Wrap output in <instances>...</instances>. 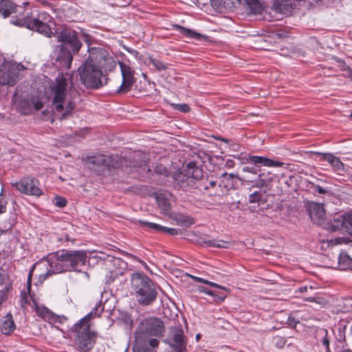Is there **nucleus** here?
<instances>
[{"label": "nucleus", "instance_id": "nucleus-1", "mask_svg": "<svg viewBox=\"0 0 352 352\" xmlns=\"http://www.w3.org/2000/svg\"><path fill=\"white\" fill-rule=\"evenodd\" d=\"M164 331V324L157 318L151 317L142 320L135 331V344L133 352H151L148 348H144L147 342L151 347L158 346L159 341L151 337L162 336Z\"/></svg>", "mask_w": 352, "mask_h": 352}, {"label": "nucleus", "instance_id": "nucleus-2", "mask_svg": "<svg viewBox=\"0 0 352 352\" xmlns=\"http://www.w3.org/2000/svg\"><path fill=\"white\" fill-rule=\"evenodd\" d=\"M70 80L69 74L59 75L51 87L53 109L56 113H60V120L69 115L75 107L67 96V87Z\"/></svg>", "mask_w": 352, "mask_h": 352}, {"label": "nucleus", "instance_id": "nucleus-3", "mask_svg": "<svg viewBox=\"0 0 352 352\" xmlns=\"http://www.w3.org/2000/svg\"><path fill=\"white\" fill-rule=\"evenodd\" d=\"M103 308L100 303H97L94 309L83 318L79 323L74 326V330L76 332V344L82 351L91 349L95 344L96 334L89 330V320L92 317L100 316Z\"/></svg>", "mask_w": 352, "mask_h": 352}, {"label": "nucleus", "instance_id": "nucleus-4", "mask_svg": "<svg viewBox=\"0 0 352 352\" xmlns=\"http://www.w3.org/2000/svg\"><path fill=\"white\" fill-rule=\"evenodd\" d=\"M78 72L80 82L87 88L98 89L107 82V78L102 74L94 58H91V54L78 67Z\"/></svg>", "mask_w": 352, "mask_h": 352}, {"label": "nucleus", "instance_id": "nucleus-5", "mask_svg": "<svg viewBox=\"0 0 352 352\" xmlns=\"http://www.w3.org/2000/svg\"><path fill=\"white\" fill-rule=\"evenodd\" d=\"M131 287L138 302L143 305L152 304L157 298V290L153 281L143 273L132 275Z\"/></svg>", "mask_w": 352, "mask_h": 352}, {"label": "nucleus", "instance_id": "nucleus-6", "mask_svg": "<svg viewBox=\"0 0 352 352\" xmlns=\"http://www.w3.org/2000/svg\"><path fill=\"white\" fill-rule=\"evenodd\" d=\"M87 259V254L82 250H62L57 254V261L51 267L53 273L58 274L76 267L84 265Z\"/></svg>", "mask_w": 352, "mask_h": 352}, {"label": "nucleus", "instance_id": "nucleus-7", "mask_svg": "<svg viewBox=\"0 0 352 352\" xmlns=\"http://www.w3.org/2000/svg\"><path fill=\"white\" fill-rule=\"evenodd\" d=\"M52 18L46 12H41L37 17H27L23 20L16 19L12 21L13 24L25 26L27 28L36 31L46 37H51L53 34L50 23L52 22Z\"/></svg>", "mask_w": 352, "mask_h": 352}, {"label": "nucleus", "instance_id": "nucleus-8", "mask_svg": "<svg viewBox=\"0 0 352 352\" xmlns=\"http://www.w3.org/2000/svg\"><path fill=\"white\" fill-rule=\"evenodd\" d=\"M25 67L21 63L6 61L0 66V85L14 86L20 79Z\"/></svg>", "mask_w": 352, "mask_h": 352}, {"label": "nucleus", "instance_id": "nucleus-9", "mask_svg": "<svg viewBox=\"0 0 352 352\" xmlns=\"http://www.w3.org/2000/svg\"><path fill=\"white\" fill-rule=\"evenodd\" d=\"M202 170L195 163H189L186 168L176 177L177 184L182 188L196 186L198 181L202 177Z\"/></svg>", "mask_w": 352, "mask_h": 352}, {"label": "nucleus", "instance_id": "nucleus-10", "mask_svg": "<svg viewBox=\"0 0 352 352\" xmlns=\"http://www.w3.org/2000/svg\"><path fill=\"white\" fill-rule=\"evenodd\" d=\"M88 50L89 53L91 54V58H94L100 69L103 68L105 71H111L116 67V60L109 55L105 50L100 47H93Z\"/></svg>", "mask_w": 352, "mask_h": 352}, {"label": "nucleus", "instance_id": "nucleus-11", "mask_svg": "<svg viewBox=\"0 0 352 352\" xmlns=\"http://www.w3.org/2000/svg\"><path fill=\"white\" fill-rule=\"evenodd\" d=\"M12 185L23 194L37 197L42 194V190L38 187V180L34 178L25 177L19 182L12 183Z\"/></svg>", "mask_w": 352, "mask_h": 352}, {"label": "nucleus", "instance_id": "nucleus-12", "mask_svg": "<svg viewBox=\"0 0 352 352\" xmlns=\"http://www.w3.org/2000/svg\"><path fill=\"white\" fill-rule=\"evenodd\" d=\"M57 38L59 42L67 45L74 54L78 52L82 46L76 32L68 28H65L58 33Z\"/></svg>", "mask_w": 352, "mask_h": 352}, {"label": "nucleus", "instance_id": "nucleus-13", "mask_svg": "<svg viewBox=\"0 0 352 352\" xmlns=\"http://www.w3.org/2000/svg\"><path fill=\"white\" fill-rule=\"evenodd\" d=\"M122 81L118 89V93H126L131 90L133 84L135 81L134 70L126 63L119 62Z\"/></svg>", "mask_w": 352, "mask_h": 352}, {"label": "nucleus", "instance_id": "nucleus-14", "mask_svg": "<svg viewBox=\"0 0 352 352\" xmlns=\"http://www.w3.org/2000/svg\"><path fill=\"white\" fill-rule=\"evenodd\" d=\"M307 210L314 223L321 225L324 222L326 212L322 204L310 201L307 205Z\"/></svg>", "mask_w": 352, "mask_h": 352}, {"label": "nucleus", "instance_id": "nucleus-15", "mask_svg": "<svg viewBox=\"0 0 352 352\" xmlns=\"http://www.w3.org/2000/svg\"><path fill=\"white\" fill-rule=\"evenodd\" d=\"M43 102L35 98H23L19 103V109L21 113L28 115L34 110L38 111L43 108Z\"/></svg>", "mask_w": 352, "mask_h": 352}, {"label": "nucleus", "instance_id": "nucleus-16", "mask_svg": "<svg viewBox=\"0 0 352 352\" xmlns=\"http://www.w3.org/2000/svg\"><path fill=\"white\" fill-rule=\"evenodd\" d=\"M172 197V194L167 191L160 192L155 194V199L158 207L164 214H169L171 210L170 201Z\"/></svg>", "mask_w": 352, "mask_h": 352}, {"label": "nucleus", "instance_id": "nucleus-17", "mask_svg": "<svg viewBox=\"0 0 352 352\" xmlns=\"http://www.w3.org/2000/svg\"><path fill=\"white\" fill-rule=\"evenodd\" d=\"M172 342L170 344L175 348L177 352H182L186 349L184 331L179 327L173 328L171 330Z\"/></svg>", "mask_w": 352, "mask_h": 352}, {"label": "nucleus", "instance_id": "nucleus-18", "mask_svg": "<svg viewBox=\"0 0 352 352\" xmlns=\"http://www.w3.org/2000/svg\"><path fill=\"white\" fill-rule=\"evenodd\" d=\"M317 155L320 156L321 160L327 161L336 171L342 172L344 170V164L338 157L331 153H318Z\"/></svg>", "mask_w": 352, "mask_h": 352}, {"label": "nucleus", "instance_id": "nucleus-19", "mask_svg": "<svg viewBox=\"0 0 352 352\" xmlns=\"http://www.w3.org/2000/svg\"><path fill=\"white\" fill-rule=\"evenodd\" d=\"M248 160L254 164H261L265 166H269V167H270V166H282L284 164L283 162L274 161L273 160H271V159H269V158H267L265 157H261V156H254V155L250 156Z\"/></svg>", "mask_w": 352, "mask_h": 352}, {"label": "nucleus", "instance_id": "nucleus-20", "mask_svg": "<svg viewBox=\"0 0 352 352\" xmlns=\"http://www.w3.org/2000/svg\"><path fill=\"white\" fill-rule=\"evenodd\" d=\"M15 12V5L10 0H0V14L3 18L8 17Z\"/></svg>", "mask_w": 352, "mask_h": 352}, {"label": "nucleus", "instance_id": "nucleus-21", "mask_svg": "<svg viewBox=\"0 0 352 352\" xmlns=\"http://www.w3.org/2000/svg\"><path fill=\"white\" fill-rule=\"evenodd\" d=\"M15 329V324L10 314H7L1 324V331L5 334H10Z\"/></svg>", "mask_w": 352, "mask_h": 352}, {"label": "nucleus", "instance_id": "nucleus-22", "mask_svg": "<svg viewBox=\"0 0 352 352\" xmlns=\"http://www.w3.org/2000/svg\"><path fill=\"white\" fill-rule=\"evenodd\" d=\"M338 267L342 270H352V258L346 252H341L338 257Z\"/></svg>", "mask_w": 352, "mask_h": 352}, {"label": "nucleus", "instance_id": "nucleus-23", "mask_svg": "<svg viewBox=\"0 0 352 352\" xmlns=\"http://www.w3.org/2000/svg\"><path fill=\"white\" fill-rule=\"evenodd\" d=\"M244 6H247L250 11L253 14L259 13L261 10V6L257 0H237Z\"/></svg>", "mask_w": 352, "mask_h": 352}, {"label": "nucleus", "instance_id": "nucleus-24", "mask_svg": "<svg viewBox=\"0 0 352 352\" xmlns=\"http://www.w3.org/2000/svg\"><path fill=\"white\" fill-rule=\"evenodd\" d=\"M90 162L97 168L109 166V158L107 156L100 155L90 159Z\"/></svg>", "mask_w": 352, "mask_h": 352}, {"label": "nucleus", "instance_id": "nucleus-25", "mask_svg": "<svg viewBox=\"0 0 352 352\" xmlns=\"http://www.w3.org/2000/svg\"><path fill=\"white\" fill-rule=\"evenodd\" d=\"M309 189L312 191V192H318L319 194L323 195H330L331 190L329 188H324L318 184H315L313 182L309 183Z\"/></svg>", "mask_w": 352, "mask_h": 352}, {"label": "nucleus", "instance_id": "nucleus-26", "mask_svg": "<svg viewBox=\"0 0 352 352\" xmlns=\"http://www.w3.org/2000/svg\"><path fill=\"white\" fill-rule=\"evenodd\" d=\"M176 27L178 28L179 32L182 34L186 36V37L194 38L196 39H200V38L201 37V35L200 34L190 30L186 29L178 25H177Z\"/></svg>", "mask_w": 352, "mask_h": 352}, {"label": "nucleus", "instance_id": "nucleus-27", "mask_svg": "<svg viewBox=\"0 0 352 352\" xmlns=\"http://www.w3.org/2000/svg\"><path fill=\"white\" fill-rule=\"evenodd\" d=\"M205 243L210 247H214L218 248H226L228 247V243L224 241L217 240H208L205 241Z\"/></svg>", "mask_w": 352, "mask_h": 352}, {"label": "nucleus", "instance_id": "nucleus-28", "mask_svg": "<svg viewBox=\"0 0 352 352\" xmlns=\"http://www.w3.org/2000/svg\"><path fill=\"white\" fill-rule=\"evenodd\" d=\"M267 175H270L268 178L263 173L262 174H259V179L258 182L261 184V186H268L269 184L274 180L275 176L273 174H271L270 172L267 173Z\"/></svg>", "mask_w": 352, "mask_h": 352}, {"label": "nucleus", "instance_id": "nucleus-29", "mask_svg": "<svg viewBox=\"0 0 352 352\" xmlns=\"http://www.w3.org/2000/svg\"><path fill=\"white\" fill-rule=\"evenodd\" d=\"M190 277L194 280H195L197 282L202 283H204V284H206V285H209L210 286L213 287H217V288H220V289H225L222 286H221V285H218V284H217L215 283L209 281V280H208L206 279H204L202 278H199V277L195 276H190Z\"/></svg>", "mask_w": 352, "mask_h": 352}, {"label": "nucleus", "instance_id": "nucleus-30", "mask_svg": "<svg viewBox=\"0 0 352 352\" xmlns=\"http://www.w3.org/2000/svg\"><path fill=\"white\" fill-rule=\"evenodd\" d=\"M151 63L158 70H166L168 69V65L164 63L157 60V59H151Z\"/></svg>", "mask_w": 352, "mask_h": 352}, {"label": "nucleus", "instance_id": "nucleus-31", "mask_svg": "<svg viewBox=\"0 0 352 352\" xmlns=\"http://www.w3.org/2000/svg\"><path fill=\"white\" fill-rule=\"evenodd\" d=\"M139 223L140 224H142V226H146V227H148L151 229H153V230H157V231H160L162 230V226H160L157 223H151V222H148V221H139Z\"/></svg>", "mask_w": 352, "mask_h": 352}, {"label": "nucleus", "instance_id": "nucleus-32", "mask_svg": "<svg viewBox=\"0 0 352 352\" xmlns=\"http://www.w3.org/2000/svg\"><path fill=\"white\" fill-rule=\"evenodd\" d=\"M318 333L320 334L321 336H324V338H322V344L326 347L327 350H329V340L327 338V334H328L327 330L324 329H322L319 331Z\"/></svg>", "mask_w": 352, "mask_h": 352}, {"label": "nucleus", "instance_id": "nucleus-33", "mask_svg": "<svg viewBox=\"0 0 352 352\" xmlns=\"http://www.w3.org/2000/svg\"><path fill=\"white\" fill-rule=\"evenodd\" d=\"M174 109L179 111L181 112L186 113L190 111V107L186 104H173Z\"/></svg>", "mask_w": 352, "mask_h": 352}, {"label": "nucleus", "instance_id": "nucleus-34", "mask_svg": "<svg viewBox=\"0 0 352 352\" xmlns=\"http://www.w3.org/2000/svg\"><path fill=\"white\" fill-rule=\"evenodd\" d=\"M261 193L256 191L249 195V201L250 203H258L261 198Z\"/></svg>", "mask_w": 352, "mask_h": 352}, {"label": "nucleus", "instance_id": "nucleus-35", "mask_svg": "<svg viewBox=\"0 0 352 352\" xmlns=\"http://www.w3.org/2000/svg\"><path fill=\"white\" fill-rule=\"evenodd\" d=\"M54 204L58 207L63 208L66 206L67 200L64 197L56 196L54 199Z\"/></svg>", "mask_w": 352, "mask_h": 352}, {"label": "nucleus", "instance_id": "nucleus-36", "mask_svg": "<svg viewBox=\"0 0 352 352\" xmlns=\"http://www.w3.org/2000/svg\"><path fill=\"white\" fill-rule=\"evenodd\" d=\"M72 60H73V55H72V52H67L65 54V58H64L65 65L67 67H70Z\"/></svg>", "mask_w": 352, "mask_h": 352}, {"label": "nucleus", "instance_id": "nucleus-37", "mask_svg": "<svg viewBox=\"0 0 352 352\" xmlns=\"http://www.w3.org/2000/svg\"><path fill=\"white\" fill-rule=\"evenodd\" d=\"M341 64L344 65L342 71L344 73L343 74V76L352 79V69H351L344 63H341Z\"/></svg>", "mask_w": 352, "mask_h": 352}, {"label": "nucleus", "instance_id": "nucleus-38", "mask_svg": "<svg viewBox=\"0 0 352 352\" xmlns=\"http://www.w3.org/2000/svg\"><path fill=\"white\" fill-rule=\"evenodd\" d=\"M161 232H164L166 233L169 234L170 235H176L178 233V231L175 228H167L162 226V229Z\"/></svg>", "mask_w": 352, "mask_h": 352}, {"label": "nucleus", "instance_id": "nucleus-39", "mask_svg": "<svg viewBox=\"0 0 352 352\" xmlns=\"http://www.w3.org/2000/svg\"><path fill=\"white\" fill-rule=\"evenodd\" d=\"M314 302H316L320 305L321 306H324L325 305H327V301L322 297L317 296L316 297V298H314Z\"/></svg>", "mask_w": 352, "mask_h": 352}, {"label": "nucleus", "instance_id": "nucleus-40", "mask_svg": "<svg viewBox=\"0 0 352 352\" xmlns=\"http://www.w3.org/2000/svg\"><path fill=\"white\" fill-rule=\"evenodd\" d=\"M243 171L253 173V174L257 173L256 169L254 167H249V166L243 167Z\"/></svg>", "mask_w": 352, "mask_h": 352}, {"label": "nucleus", "instance_id": "nucleus-41", "mask_svg": "<svg viewBox=\"0 0 352 352\" xmlns=\"http://www.w3.org/2000/svg\"><path fill=\"white\" fill-rule=\"evenodd\" d=\"M81 38L88 44V45H90V37L87 34L82 33Z\"/></svg>", "mask_w": 352, "mask_h": 352}, {"label": "nucleus", "instance_id": "nucleus-42", "mask_svg": "<svg viewBox=\"0 0 352 352\" xmlns=\"http://www.w3.org/2000/svg\"><path fill=\"white\" fill-rule=\"evenodd\" d=\"M6 210L5 202L3 199H0V213L3 212Z\"/></svg>", "mask_w": 352, "mask_h": 352}, {"label": "nucleus", "instance_id": "nucleus-43", "mask_svg": "<svg viewBox=\"0 0 352 352\" xmlns=\"http://www.w3.org/2000/svg\"><path fill=\"white\" fill-rule=\"evenodd\" d=\"M199 291L201 292H204L209 296H213L214 295V293L213 292L210 291V290H208V289H204V288H200L199 289Z\"/></svg>", "mask_w": 352, "mask_h": 352}, {"label": "nucleus", "instance_id": "nucleus-44", "mask_svg": "<svg viewBox=\"0 0 352 352\" xmlns=\"http://www.w3.org/2000/svg\"><path fill=\"white\" fill-rule=\"evenodd\" d=\"M309 289H311L312 287H308L307 286L301 287L299 288V292H307Z\"/></svg>", "mask_w": 352, "mask_h": 352}, {"label": "nucleus", "instance_id": "nucleus-45", "mask_svg": "<svg viewBox=\"0 0 352 352\" xmlns=\"http://www.w3.org/2000/svg\"><path fill=\"white\" fill-rule=\"evenodd\" d=\"M296 322L295 321L294 319H292V318H289L288 319V324L289 325L292 326V327H294L296 324Z\"/></svg>", "mask_w": 352, "mask_h": 352}, {"label": "nucleus", "instance_id": "nucleus-46", "mask_svg": "<svg viewBox=\"0 0 352 352\" xmlns=\"http://www.w3.org/2000/svg\"><path fill=\"white\" fill-rule=\"evenodd\" d=\"M343 241H344V239H343L342 238H339V239H334V240H332V241H331V242H332L333 244H338V243H342V242H343Z\"/></svg>", "mask_w": 352, "mask_h": 352}, {"label": "nucleus", "instance_id": "nucleus-47", "mask_svg": "<svg viewBox=\"0 0 352 352\" xmlns=\"http://www.w3.org/2000/svg\"><path fill=\"white\" fill-rule=\"evenodd\" d=\"M347 223L351 226L350 232L352 234V215L349 216L347 220Z\"/></svg>", "mask_w": 352, "mask_h": 352}, {"label": "nucleus", "instance_id": "nucleus-48", "mask_svg": "<svg viewBox=\"0 0 352 352\" xmlns=\"http://www.w3.org/2000/svg\"><path fill=\"white\" fill-rule=\"evenodd\" d=\"M215 184H216V183H215V182H214V181H210V182H209V186H206V188H209V187H213V186H215Z\"/></svg>", "mask_w": 352, "mask_h": 352}, {"label": "nucleus", "instance_id": "nucleus-49", "mask_svg": "<svg viewBox=\"0 0 352 352\" xmlns=\"http://www.w3.org/2000/svg\"><path fill=\"white\" fill-rule=\"evenodd\" d=\"M314 298H316V297H309V298H307L306 300L309 301V302H314Z\"/></svg>", "mask_w": 352, "mask_h": 352}, {"label": "nucleus", "instance_id": "nucleus-50", "mask_svg": "<svg viewBox=\"0 0 352 352\" xmlns=\"http://www.w3.org/2000/svg\"><path fill=\"white\" fill-rule=\"evenodd\" d=\"M341 63H343L342 61H339V67H340V69L342 71V69H344V65L341 64Z\"/></svg>", "mask_w": 352, "mask_h": 352}, {"label": "nucleus", "instance_id": "nucleus-51", "mask_svg": "<svg viewBox=\"0 0 352 352\" xmlns=\"http://www.w3.org/2000/svg\"><path fill=\"white\" fill-rule=\"evenodd\" d=\"M141 263L143 264V265H144L146 269L148 268V267H147L146 264L144 262L141 261Z\"/></svg>", "mask_w": 352, "mask_h": 352}, {"label": "nucleus", "instance_id": "nucleus-52", "mask_svg": "<svg viewBox=\"0 0 352 352\" xmlns=\"http://www.w3.org/2000/svg\"><path fill=\"white\" fill-rule=\"evenodd\" d=\"M199 338H200V335H199V334H197V335L196 336V338H197V340L199 339Z\"/></svg>", "mask_w": 352, "mask_h": 352}, {"label": "nucleus", "instance_id": "nucleus-53", "mask_svg": "<svg viewBox=\"0 0 352 352\" xmlns=\"http://www.w3.org/2000/svg\"><path fill=\"white\" fill-rule=\"evenodd\" d=\"M229 177H234V175H233V174H232V173H231V174H229Z\"/></svg>", "mask_w": 352, "mask_h": 352}, {"label": "nucleus", "instance_id": "nucleus-54", "mask_svg": "<svg viewBox=\"0 0 352 352\" xmlns=\"http://www.w3.org/2000/svg\"><path fill=\"white\" fill-rule=\"evenodd\" d=\"M222 141H224V142H228V140H226V139H221Z\"/></svg>", "mask_w": 352, "mask_h": 352}, {"label": "nucleus", "instance_id": "nucleus-55", "mask_svg": "<svg viewBox=\"0 0 352 352\" xmlns=\"http://www.w3.org/2000/svg\"><path fill=\"white\" fill-rule=\"evenodd\" d=\"M228 175V173H224L222 175V176H226V175Z\"/></svg>", "mask_w": 352, "mask_h": 352}, {"label": "nucleus", "instance_id": "nucleus-56", "mask_svg": "<svg viewBox=\"0 0 352 352\" xmlns=\"http://www.w3.org/2000/svg\"><path fill=\"white\" fill-rule=\"evenodd\" d=\"M114 261H119L118 259L113 258Z\"/></svg>", "mask_w": 352, "mask_h": 352}, {"label": "nucleus", "instance_id": "nucleus-57", "mask_svg": "<svg viewBox=\"0 0 352 352\" xmlns=\"http://www.w3.org/2000/svg\"><path fill=\"white\" fill-rule=\"evenodd\" d=\"M351 116L352 117V113H351Z\"/></svg>", "mask_w": 352, "mask_h": 352}, {"label": "nucleus", "instance_id": "nucleus-58", "mask_svg": "<svg viewBox=\"0 0 352 352\" xmlns=\"http://www.w3.org/2000/svg\"><path fill=\"white\" fill-rule=\"evenodd\" d=\"M0 352H3V351H0Z\"/></svg>", "mask_w": 352, "mask_h": 352}]
</instances>
